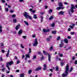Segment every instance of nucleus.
I'll list each match as a JSON object with an SVG mask.
<instances>
[{
    "label": "nucleus",
    "instance_id": "f257e3e1",
    "mask_svg": "<svg viewBox=\"0 0 77 77\" xmlns=\"http://www.w3.org/2000/svg\"><path fill=\"white\" fill-rule=\"evenodd\" d=\"M68 71H69V65L68 64H67L66 67V69L65 70V73L63 74V77H66L68 75Z\"/></svg>",
    "mask_w": 77,
    "mask_h": 77
},
{
    "label": "nucleus",
    "instance_id": "f03ea898",
    "mask_svg": "<svg viewBox=\"0 0 77 77\" xmlns=\"http://www.w3.org/2000/svg\"><path fill=\"white\" fill-rule=\"evenodd\" d=\"M6 63L7 64H6V66L8 68L9 71H10L11 69H10V68H9V65L11 66L12 64H13V63H14V62H13L12 61H11L10 62H7Z\"/></svg>",
    "mask_w": 77,
    "mask_h": 77
},
{
    "label": "nucleus",
    "instance_id": "7ed1b4c3",
    "mask_svg": "<svg viewBox=\"0 0 77 77\" xmlns=\"http://www.w3.org/2000/svg\"><path fill=\"white\" fill-rule=\"evenodd\" d=\"M23 15L26 19H27L28 18H29V19H30V20H31L32 19V17L31 16L29 15L28 14V13H27L26 12H25L24 13H23Z\"/></svg>",
    "mask_w": 77,
    "mask_h": 77
},
{
    "label": "nucleus",
    "instance_id": "20e7f679",
    "mask_svg": "<svg viewBox=\"0 0 77 77\" xmlns=\"http://www.w3.org/2000/svg\"><path fill=\"white\" fill-rule=\"evenodd\" d=\"M43 54H44L45 55H48V60L49 62H51V56H50V55L48 53L46 52L45 51H43Z\"/></svg>",
    "mask_w": 77,
    "mask_h": 77
},
{
    "label": "nucleus",
    "instance_id": "39448f33",
    "mask_svg": "<svg viewBox=\"0 0 77 77\" xmlns=\"http://www.w3.org/2000/svg\"><path fill=\"white\" fill-rule=\"evenodd\" d=\"M38 39L35 38L34 41V42L32 44V45L34 47H36L38 45Z\"/></svg>",
    "mask_w": 77,
    "mask_h": 77
},
{
    "label": "nucleus",
    "instance_id": "423d86ee",
    "mask_svg": "<svg viewBox=\"0 0 77 77\" xmlns=\"http://www.w3.org/2000/svg\"><path fill=\"white\" fill-rule=\"evenodd\" d=\"M71 8L70 10V11L71 12H72V13L74 12V10H73V9H75V7L73 4H72L71 5Z\"/></svg>",
    "mask_w": 77,
    "mask_h": 77
},
{
    "label": "nucleus",
    "instance_id": "0eeeda50",
    "mask_svg": "<svg viewBox=\"0 0 77 77\" xmlns=\"http://www.w3.org/2000/svg\"><path fill=\"white\" fill-rule=\"evenodd\" d=\"M59 6L60 7L62 8V9H63L64 8H65V7H63V3H62V2H61L59 3Z\"/></svg>",
    "mask_w": 77,
    "mask_h": 77
},
{
    "label": "nucleus",
    "instance_id": "6e6552de",
    "mask_svg": "<svg viewBox=\"0 0 77 77\" xmlns=\"http://www.w3.org/2000/svg\"><path fill=\"white\" fill-rule=\"evenodd\" d=\"M52 38V36L51 35H50L49 36V37L46 38V40L48 42H49L50 41V40H51V39Z\"/></svg>",
    "mask_w": 77,
    "mask_h": 77
},
{
    "label": "nucleus",
    "instance_id": "1a4fd4ad",
    "mask_svg": "<svg viewBox=\"0 0 77 77\" xmlns=\"http://www.w3.org/2000/svg\"><path fill=\"white\" fill-rule=\"evenodd\" d=\"M41 67H38L35 69V71H39V70H41Z\"/></svg>",
    "mask_w": 77,
    "mask_h": 77
},
{
    "label": "nucleus",
    "instance_id": "9d476101",
    "mask_svg": "<svg viewBox=\"0 0 77 77\" xmlns=\"http://www.w3.org/2000/svg\"><path fill=\"white\" fill-rule=\"evenodd\" d=\"M43 66L44 68H43V70H46V68H47V64H44L43 65Z\"/></svg>",
    "mask_w": 77,
    "mask_h": 77
},
{
    "label": "nucleus",
    "instance_id": "9b49d317",
    "mask_svg": "<svg viewBox=\"0 0 77 77\" xmlns=\"http://www.w3.org/2000/svg\"><path fill=\"white\" fill-rule=\"evenodd\" d=\"M22 33H23V31L21 29L19 31L18 35H19V36H20V35L22 34Z\"/></svg>",
    "mask_w": 77,
    "mask_h": 77
},
{
    "label": "nucleus",
    "instance_id": "f8f14e48",
    "mask_svg": "<svg viewBox=\"0 0 77 77\" xmlns=\"http://www.w3.org/2000/svg\"><path fill=\"white\" fill-rule=\"evenodd\" d=\"M43 31L44 33H46V32H48L50 31V29H48L47 30L45 29H43Z\"/></svg>",
    "mask_w": 77,
    "mask_h": 77
},
{
    "label": "nucleus",
    "instance_id": "ddd939ff",
    "mask_svg": "<svg viewBox=\"0 0 77 77\" xmlns=\"http://www.w3.org/2000/svg\"><path fill=\"white\" fill-rule=\"evenodd\" d=\"M64 41L65 44H68V40L67 38H65Z\"/></svg>",
    "mask_w": 77,
    "mask_h": 77
},
{
    "label": "nucleus",
    "instance_id": "4468645a",
    "mask_svg": "<svg viewBox=\"0 0 77 77\" xmlns=\"http://www.w3.org/2000/svg\"><path fill=\"white\" fill-rule=\"evenodd\" d=\"M10 51H9V50H8V51H7V53L6 54V57H9V52Z\"/></svg>",
    "mask_w": 77,
    "mask_h": 77
},
{
    "label": "nucleus",
    "instance_id": "2eb2a0df",
    "mask_svg": "<svg viewBox=\"0 0 77 77\" xmlns=\"http://www.w3.org/2000/svg\"><path fill=\"white\" fill-rule=\"evenodd\" d=\"M56 9L59 11V10H60V9H62V8L61 7H58Z\"/></svg>",
    "mask_w": 77,
    "mask_h": 77
},
{
    "label": "nucleus",
    "instance_id": "dca6fc26",
    "mask_svg": "<svg viewBox=\"0 0 77 77\" xmlns=\"http://www.w3.org/2000/svg\"><path fill=\"white\" fill-rule=\"evenodd\" d=\"M20 25H17L15 27V29L16 30H18V29H19V27H20Z\"/></svg>",
    "mask_w": 77,
    "mask_h": 77
},
{
    "label": "nucleus",
    "instance_id": "f3484780",
    "mask_svg": "<svg viewBox=\"0 0 77 77\" xmlns=\"http://www.w3.org/2000/svg\"><path fill=\"white\" fill-rule=\"evenodd\" d=\"M58 14L59 15H60V14L61 15H63V11H61L58 13Z\"/></svg>",
    "mask_w": 77,
    "mask_h": 77
},
{
    "label": "nucleus",
    "instance_id": "a211bd4d",
    "mask_svg": "<svg viewBox=\"0 0 77 77\" xmlns=\"http://www.w3.org/2000/svg\"><path fill=\"white\" fill-rule=\"evenodd\" d=\"M55 26V23H53L51 25V26L52 27H54Z\"/></svg>",
    "mask_w": 77,
    "mask_h": 77
},
{
    "label": "nucleus",
    "instance_id": "6ab92c4d",
    "mask_svg": "<svg viewBox=\"0 0 77 77\" xmlns=\"http://www.w3.org/2000/svg\"><path fill=\"white\" fill-rule=\"evenodd\" d=\"M41 22H42L43 20V18H44V17L42 15L41 16Z\"/></svg>",
    "mask_w": 77,
    "mask_h": 77
},
{
    "label": "nucleus",
    "instance_id": "aec40b11",
    "mask_svg": "<svg viewBox=\"0 0 77 77\" xmlns=\"http://www.w3.org/2000/svg\"><path fill=\"white\" fill-rule=\"evenodd\" d=\"M24 22L26 26H29V23L27 22H26L25 21H24Z\"/></svg>",
    "mask_w": 77,
    "mask_h": 77
},
{
    "label": "nucleus",
    "instance_id": "412c9836",
    "mask_svg": "<svg viewBox=\"0 0 77 77\" xmlns=\"http://www.w3.org/2000/svg\"><path fill=\"white\" fill-rule=\"evenodd\" d=\"M33 18L35 19H36L37 18V17H36V14H34Z\"/></svg>",
    "mask_w": 77,
    "mask_h": 77
},
{
    "label": "nucleus",
    "instance_id": "4be33fe9",
    "mask_svg": "<svg viewBox=\"0 0 77 77\" xmlns=\"http://www.w3.org/2000/svg\"><path fill=\"white\" fill-rule=\"evenodd\" d=\"M51 32L52 33L55 34L56 33L57 31H52Z\"/></svg>",
    "mask_w": 77,
    "mask_h": 77
},
{
    "label": "nucleus",
    "instance_id": "5701e85b",
    "mask_svg": "<svg viewBox=\"0 0 77 77\" xmlns=\"http://www.w3.org/2000/svg\"><path fill=\"white\" fill-rule=\"evenodd\" d=\"M54 18V16H51L49 18V20H51Z\"/></svg>",
    "mask_w": 77,
    "mask_h": 77
},
{
    "label": "nucleus",
    "instance_id": "b1692460",
    "mask_svg": "<svg viewBox=\"0 0 77 77\" xmlns=\"http://www.w3.org/2000/svg\"><path fill=\"white\" fill-rule=\"evenodd\" d=\"M59 70V67L58 66H57L55 68V71H58Z\"/></svg>",
    "mask_w": 77,
    "mask_h": 77
},
{
    "label": "nucleus",
    "instance_id": "393cba45",
    "mask_svg": "<svg viewBox=\"0 0 77 77\" xmlns=\"http://www.w3.org/2000/svg\"><path fill=\"white\" fill-rule=\"evenodd\" d=\"M32 50L31 48H30L29 49V52H28V54H30V53H31V50Z\"/></svg>",
    "mask_w": 77,
    "mask_h": 77
},
{
    "label": "nucleus",
    "instance_id": "a878e982",
    "mask_svg": "<svg viewBox=\"0 0 77 77\" xmlns=\"http://www.w3.org/2000/svg\"><path fill=\"white\" fill-rule=\"evenodd\" d=\"M36 58V55H35L33 56L32 59L34 60V59H35Z\"/></svg>",
    "mask_w": 77,
    "mask_h": 77
},
{
    "label": "nucleus",
    "instance_id": "bb28decb",
    "mask_svg": "<svg viewBox=\"0 0 77 77\" xmlns=\"http://www.w3.org/2000/svg\"><path fill=\"white\" fill-rule=\"evenodd\" d=\"M53 12V10L52 9H50L49 10L48 13L49 14H50L51 12Z\"/></svg>",
    "mask_w": 77,
    "mask_h": 77
},
{
    "label": "nucleus",
    "instance_id": "cd10ccee",
    "mask_svg": "<svg viewBox=\"0 0 77 77\" xmlns=\"http://www.w3.org/2000/svg\"><path fill=\"white\" fill-rule=\"evenodd\" d=\"M63 45H63V44H60L59 45V47H63Z\"/></svg>",
    "mask_w": 77,
    "mask_h": 77
},
{
    "label": "nucleus",
    "instance_id": "c85d7f7f",
    "mask_svg": "<svg viewBox=\"0 0 77 77\" xmlns=\"http://www.w3.org/2000/svg\"><path fill=\"white\" fill-rule=\"evenodd\" d=\"M53 49V46H51L50 48V50L51 51Z\"/></svg>",
    "mask_w": 77,
    "mask_h": 77
},
{
    "label": "nucleus",
    "instance_id": "c756f323",
    "mask_svg": "<svg viewBox=\"0 0 77 77\" xmlns=\"http://www.w3.org/2000/svg\"><path fill=\"white\" fill-rule=\"evenodd\" d=\"M13 23H16L17 19H14L13 20Z\"/></svg>",
    "mask_w": 77,
    "mask_h": 77
},
{
    "label": "nucleus",
    "instance_id": "7c9ffc66",
    "mask_svg": "<svg viewBox=\"0 0 77 77\" xmlns=\"http://www.w3.org/2000/svg\"><path fill=\"white\" fill-rule=\"evenodd\" d=\"M26 57H28V58H30V55H29V54H27L26 56Z\"/></svg>",
    "mask_w": 77,
    "mask_h": 77
},
{
    "label": "nucleus",
    "instance_id": "2f4dec72",
    "mask_svg": "<svg viewBox=\"0 0 77 77\" xmlns=\"http://www.w3.org/2000/svg\"><path fill=\"white\" fill-rule=\"evenodd\" d=\"M44 56H43V55H42V57L40 59L41 60H42L44 59Z\"/></svg>",
    "mask_w": 77,
    "mask_h": 77
},
{
    "label": "nucleus",
    "instance_id": "473e14b6",
    "mask_svg": "<svg viewBox=\"0 0 77 77\" xmlns=\"http://www.w3.org/2000/svg\"><path fill=\"white\" fill-rule=\"evenodd\" d=\"M70 35H75L76 34V33L74 32H71L70 33Z\"/></svg>",
    "mask_w": 77,
    "mask_h": 77
},
{
    "label": "nucleus",
    "instance_id": "72a5a7b5",
    "mask_svg": "<svg viewBox=\"0 0 77 77\" xmlns=\"http://www.w3.org/2000/svg\"><path fill=\"white\" fill-rule=\"evenodd\" d=\"M28 72L29 74H31V72H32V70H29L28 71Z\"/></svg>",
    "mask_w": 77,
    "mask_h": 77
},
{
    "label": "nucleus",
    "instance_id": "f704fd0d",
    "mask_svg": "<svg viewBox=\"0 0 77 77\" xmlns=\"http://www.w3.org/2000/svg\"><path fill=\"white\" fill-rule=\"evenodd\" d=\"M70 28H71V29H74V26H72L70 25L69 26Z\"/></svg>",
    "mask_w": 77,
    "mask_h": 77
},
{
    "label": "nucleus",
    "instance_id": "c9c22d12",
    "mask_svg": "<svg viewBox=\"0 0 77 77\" xmlns=\"http://www.w3.org/2000/svg\"><path fill=\"white\" fill-rule=\"evenodd\" d=\"M24 74L23 73H22L20 74V77H24Z\"/></svg>",
    "mask_w": 77,
    "mask_h": 77
},
{
    "label": "nucleus",
    "instance_id": "e433bc0d",
    "mask_svg": "<svg viewBox=\"0 0 77 77\" xmlns=\"http://www.w3.org/2000/svg\"><path fill=\"white\" fill-rule=\"evenodd\" d=\"M70 69H71L69 70V72H72V70L73 69L72 67H71Z\"/></svg>",
    "mask_w": 77,
    "mask_h": 77
},
{
    "label": "nucleus",
    "instance_id": "4c0bfd02",
    "mask_svg": "<svg viewBox=\"0 0 77 77\" xmlns=\"http://www.w3.org/2000/svg\"><path fill=\"white\" fill-rule=\"evenodd\" d=\"M75 57L73 56L72 57V59L73 60H75Z\"/></svg>",
    "mask_w": 77,
    "mask_h": 77
},
{
    "label": "nucleus",
    "instance_id": "58836bf2",
    "mask_svg": "<svg viewBox=\"0 0 77 77\" xmlns=\"http://www.w3.org/2000/svg\"><path fill=\"white\" fill-rule=\"evenodd\" d=\"M20 63V61L19 60H17V64H18V63Z\"/></svg>",
    "mask_w": 77,
    "mask_h": 77
},
{
    "label": "nucleus",
    "instance_id": "ea45409f",
    "mask_svg": "<svg viewBox=\"0 0 77 77\" xmlns=\"http://www.w3.org/2000/svg\"><path fill=\"white\" fill-rule=\"evenodd\" d=\"M5 11H6V12H8V11H9V9H8V8H6L5 9Z\"/></svg>",
    "mask_w": 77,
    "mask_h": 77
},
{
    "label": "nucleus",
    "instance_id": "a19ab883",
    "mask_svg": "<svg viewBox=\"0 0 77 77\" xmlns=\"http://www.w3.org/2000/svg\"><path fill=\"white\" fill-rule=\"evenodd\" d=\"M35 36H36L35 35L33 34L32 35V38H35Z\"/></svg>",
    "mask_w": 77,
    "mask_h": 77
},
{
    "label": "nucleus",
    "instance_id": "79ce46f5",
    "mask_svg": "<svg viewBox=\"0 0 77 77\" xmlns=\"http://www.w3.org/2000/svg\"><path fill=\"white\" fill-rule=\"evenodd\" d=\"M63 40H62L61 41V44H63L64 45V44L63 43Z\"/></svg>",
    "mask_w": 77,
    "mask_h": 77
},
{
    "label": "nucleus",
    "instance_id": "37998d69",
    "mask_svg": "<svg viewBox=\"0 0 77 77\" xmlns=\"http://www.w3.org/2000/svg\"><path fill=\"white\" fill-rule=\"evenodd\" d=\"M61 64L62 65V66H63V65H64V63L63 62L61 61Z\"/></svg>",
    "mask_w": 77,
    "mask_h": 77
},
{
    "label": "nucleus",
    "instance_id": "c03bdc74",
    "mask_svg": "<svg viewBox=\"0 0 77 77\" xmlns=\"http://www.w3.org/2000/svg\"><path fill=\"white\" fill-rule=\"evenodd\" d=\"M10 12L11 13H13V12H14V10H10Z\"/></svg>",
    "mask_w": 77,
    "mask_h": 77
},
{
    "label": "nucleus",
    "instance_id": "a18cd8bd",
    "mask_svg": "<svg viewBox=\"0 0 77 77\" xmlns=\"http://www.w3.org/2000/svg\"><path fill=\"white\" fill-rule=\"evenodd\" d=\"M1 51H2V53H5V51L4 50H1Z\"/></svg>",
    "mask_w": 77,
    "mask_h": 77
},
{
    "label": "nucleus",
    "instance_id": "49530a36",
    "mask_svg": "<svg viewBox=\"0 0 77 77\" xmlns=\"http://www.w3.org/2000/svg\"><path fill=\"white\" fill-rule=\"evenodd\" d=\"M12 17H13V18H15V14H13L12 15Z\"/></svg>",
    "mask_w": 77,
    "mask_h": 77
},
{
    "label": "nucleus",
    "instance_id": "de8ad7c7",
    "mask_svg": "<svg viewBox=\"0 0 77 77\" xmlns=\"http://www.w3.org/2000/svg\"><path fill=\"white\" fill-rule=\"evenodd\" d=\"M64 4L65 5H69V3H68L66 2H65L64 3Z\"/></svg>",
    "mask_w": 77,
    "mask_h": 77
},
{
    "label": "nucleus",
    "instance_id": "09e8293b",
    "mask_svg": "<svg viewBox=\"0 0 77 77\" xmlns=\"http://www.w3.org/2000/svg\"><path fill=\"white\" fill-rule=\"evenodd\" d=\"M20 46L22 48H24V47L23 46V44H21Z\"/></svg>",
    "mask_w": 77,
    "mask_h": 77
},
{
    "label": "nucleus",
    "instance_id": "8fccbe9b",
    "mask_svg": "<svg viewBox=\"0 0 77 77\" xmlns=\"http://www.w3.org/2000/svg\"><path fill=\"white\" fill-rule=\"evenodd\" d=\"M60 36H58V37L57 38V40H59V39H60Z\"/></svg>",
    "mask_w": 77,
    "mask_h": 77
},
{
    "label": "nucleus",
    "instance_id": "3c124183",
    "mask_svg": "<svg viewBox=\"0 0 77 77\" xmlns=\"http://www.w3.org/2000/svg\"><path fill=\"white\" fill-rule=\"evenodd\" d=\"M23 39H26V36H23Z\"/></svg>",
    "mask_w": 77,
    "mask_h": 77
},
{
    "label": "nucleus",
    "instance_id": "603ef678",
    "mask_svg": "<svg viewBox=\"0 0 77 77\" xmlns=\"http://www.w3.org/2000/svg\"><path fill=\"white\" fill-rule=\"evenodd\" d=\"M1 1L2 3H5V0H1Z\"/></svg>",
    "mask_w": 77,
    "mask_h": 77
},
{
    "label": "nucleus",
    "instance_id": "864d4df0",
    "mask_svg": "<svg viewBox=\"0 0 77 77\" xmlns=\"http://www.w3.org/2000/svg\"><path fill=\"white\" fill-rule=\"evenodd\" d=\"M3 43H1V47H3Z\"/></svg>",
    "mask_w": 77,
    "mask_h": 77
},
{
    "label": "nucleus",
    "instance_id": "5fc2aeb1",
    "mask_svg": "<svg viewBox=\"0 0 77 77\" xmlns=\"http://www.w3.org/2000/svg\"><path fill=\"white\" fill-rule=\"evenodd\" d=\"M19 2H23L24 1L23 0H19Z\"/></svg>",
    "mask_w": 77,
    "mask_h": 77
},
{
    "label": "nucleus",
    "instance_id": "6e6d98bb",
    "mask_svg": "<svg viewBox=\"0 0 77 77\" xmlns=\"http://www.w3.org/2000/svg\"><path fill=\"white\" fill-rule=\"evenodd\" d=\"M38 54H40V55H42V53L41 52H38Z\"/></svg>",
    "mask_w": 77,
    "mask_h": 77
},
{
    "label": "nucleus",
    "instance_id": "4d7b16f0",
    "mask_svg": "<svg viewBox=\"0 0 77 77\" xmlns=\"http://www.w3.org/2000/svg\"><path fill=\"white\" fill-rule=\"evenodd\" d=\"M16 72H20V70L17 69V70H16Z\"/></svg>",
    "mask_w": 77,
    "mask_h": 77
},
{
    "label": "nucleus",
    "instance_id": "13d9d810",
    "mask_svg": "<svg viewBox=\"0 0 77 77\" xmlns=\"http://www.w3.org/2000/svg\"><path fill=\"white\" fill-rule=\"evenodd\" d=\"M75 65H77V60H76L75 61Z\"/></svg>",
    "mask_w": 77,
    "mask_h": 77
},
{
    "label": "nucleus",
    "instance_id": "bf43d9fd",
    "mask_svg": "<svg viewBox=\"0 0 77 77\" xmlns=\"http://www.w3.org/2000/svg\"><path fill=\"white\" fill-rule=\"evenodd\" d=\"M3 60V58L2 57H0V61H2Z\"/></svg>",
    "mask_w": 77,
    "mask_h": 77
},
{
    "label": "nucleus",
    "instance_id": "052dcab7",
    "mask_svg": "<svg viewBox=\"0 0 77 77\" xmlns=\"http://www.w3.org/2000/svg\"><path fill=\"white\" fill-rule=\"evenodd\" d=\"M59 55L60 57H62L63 56V54H59Z\"/></svg>",
    "mask_w": 77,
    "mask_h": 77
},
{
    "label": "nucleus",
    "instance_id": "680f3d73",
    "mask_svg": "<svg viewBox=\"0 0 77 77\" xmlns=\"http://www.w3.org/2000/svg\"><path fill=\"white\" fill-rule=\"evenodd\" d=\"M40 14L42 15H44V13L42 12H41Z\"/></svg>",
    "mask_w": 77,
    "mask_h": 77
},
{
    "label": "nucleus",
    "instance_id": "e2e57ef3",
    "mask_svg": "<svg viewBox=\"0 0 77 77\" xmlns=\"http://www.w3.org/2000/svg\"><path fill=\"white\" fill-rule=\"evenodd\" d=\"M68 50H70V49H71V47H69L68 48Z\"/></svg>",
    "mask_w": 77,
    "mask_h": 77
},
{
    "label": "nucleus",
    "instance_id": "0e129e2a",
    "mask_svg": "<svg viewBox=\"0 0 77 77\" xmlns=\"http://www.w3.org/2000/svg\"><path fill=\"white\" fill-rule=\"evenodd\" d=\"M5 68H4L2 69H1V70H2V71L3 72H4V70H5Z\"/></svg>",
    "mask_w": 77,
    "mask_h": 77
},
{
    "label": "nucleus",
    "instance_id": "69168bd1",
    "mask_svg": "<svg viewBox=\"0 0 77 77\" xmlns=\"http://www.w3.org/2000/svg\"><path fill=\"white\" fill-rule=\"evenodd\" d=\"M67 38H68V39H71V36H68L67 37Z\"/></svg>",
    "mask_w": 77,
    "mask_h": 77
},
{
    "label": "nucleus",
    "instance_id": "338daca9",
    "mask_svg": "<svg viewBox=\"0 0 77 77\" xmlns=\"http://www.w3.org/2000/svg\"><path fill=\"white\" fill-rule=\"evenodd\" d=\"M22 57V58H24V57H25V56L24 55H23Z\"/></svg>",
    "mask_w": 77,
    "mask_h": 77
},
{
    "label": "nucleus",
    "instance_id": "774afa93",
    "mask_svg": "<svg viewBox=\"0 0 77 77\" xmlns=\"http://www.w3.org/2000/svg\"><path fill=\"white\" fill-rule=\"evenodd\" d=\"M68 31H71V29H70V28H68Z\"/></svg>",
    "mask_w": 77,
    "mask_h": 77
}]
</instances>
